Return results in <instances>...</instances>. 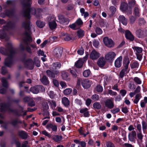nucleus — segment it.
Listing matches in <instances>:
<instances>
[{
  "label": "nucleus",
  "mask_w": 147,
  "mask_h": 147,
  "mask_svg": "<svg viewBox=\"0 0 147 147\" xmlns=\"http://www.w3.org/2000/svg\"><path fill=\"white\" fill-rule=\"evenodd\" d=\"M32 0H26V3L24 5V8L26 9L24 11V14L28 19H30V14L38 18L42 13H44L47 11L48 9L47 8H38L36 9L34 8L30 9V7L32 3Z\"/></svg>",
  "instance_id": "obj_1"
},
{
  "label": "nucleus",
  "mask_w": 147,
  "mask_h": 147,
  "mask_svg": "<svg viewBox=\"0 0 147 147\" xmlns=\"http://www.w3.org/2000/svg\"><path fill=\"white\" fill-rule=\"evenodd\" d=\"M8 45L7 48L8 50L1 47L0 48V52L2 54L8 56V57L5 60L4 63L6 66L10 67L13 63V56L15 53V50L10 44H8Z\"/></svg>",
  "instance_id": "obj_2"
},
{
  "label": "nucleus",
  "mask_w": 147,
  "mask_h": 147,
  "mask_svg": "<svg viewBox=\"0 0 147 147\" xmlns=\"http://www.w3.org/2000/svg\"><path fill=\"white\" fill-rule=\"evenodd\" d=\"M22 26L24 27L26 30L25 35L27 36V39L29 42H31L32 41V39L30 36V27L32 26L34 28V26L31 24L29 20H26L22 24Z\"/></svg>",
  "instance_id": "obj_3"
},
{
  "label": "nucleus",
  "mask_w": 147,
  "mask_h": 147,
  "mask_svg": "<svg viewBox=\"0 0 147 147\" xmlns=\"http://www.w3.org/2000/svg\"><path fill=\"white\" fill-rule=\"evenodd\" d=\"M14 26V24L13 23L11 22H8L6 26L3 28V30L0 31V38L1 39L6 38V35L5 34V31L13 29Z\"/></svg>",
  "instance_id": "obj_4"
},
{
  "label": "nucleus",
  "mask_w": 147,
  "mask_h": 147,
  "mask_svg": "<svg viewBox=\"0 0 147 147\" xmlns=\"http://www.w3.org/2000/svg\"><path fill=\"white\" fill-rule=\"evenodd\" d=\"M47 20L49 22V26L51 30L55 29L57 26V24L55 21L56 18L53 15H50L47 17Z\"/></svg>",
  "instance_id": "obj_5"
},
{
  "label": "nucleus",
  "mask_w": 147,
  "mask_h": 147,
  "mask_svg": "<svg viewBox=\"0 0 147 147\" xmlns=\"http://www.w3.org/2000/svg\"><path fill=\"white\" fill-rule=\"evenodd\" d=\"M116 56V54L113 51H110L107 53L105 55V59L108 61L112 62Z\"/></svg>",
  "instance_id": "obj_6"
},
{
  "label": "nucleus",
  "mask_w": 147,
  "mask_h": 147,
  "mask_svg": "<svg viewBox=\"0 0 147 147\" xmlns=\"http://www.w3.org/2000/svg\"><path fill=\"white\" fill-rule=\"evenodd\" d=\"M30 90L32 93L34 94H37L39 92H45V89L43 86H41L37 85L31 87Z\"/></svg>",
  "instance_id": "obj_7"
},
{
  "label": "nucleus",
  "mask_w": 147,
  "mask_h": 147,
  "mask_svg": "<svg viewBox=\"0 0 147 147\" xmlns=\"http://www.w3.org/2000/svg\"><path fill=\"white\" fill-rule=\"evenodd\" d=\"M57 17L58 20L57 22L61 24L64 25L68 24L69 20L68 18H65L61 14L58 15Z\"/></svg>",
  "instance_id": "obj_8"
},
{
  "label": "nucleus",
  "mask_w": 147,
  "mask_h": 147,
  "mask_svg": "<svg viewBox=\"0 0 147 147\" xmlns=\"http://www.w3.org/2000/svg\"><path fill=\"white\" fill-rule=\"evenodd\" d=\"M103 40L104 44L107 47L111 48L114 46V44L113 41L108 37H106L104 38Z\"/></svg>",
  "instance_id": "obj_9"
},
{
  "label": "nucleus",
  "mask_w": 147,
  "mask_h": 147,
  "mask_svg": "<svg viewBox=\"0 0 147 147\" xmlns=\"http://www.w3.org/2000/svg\"><path fill=\"white\" fill-rule=\"evenodd\" d=\"M137 36L139 38H142L147 35V31L146 30L139 29L136 32Z\"/></svg>",
  "instance_id": "obj_10"
},
{
  "label": "nucleus",
  "mask_w": 147,
  "mask_h": 147,
  "mask_svg": "<svg viewBox=\"0 0 147 147\" xmlns=\"http://www.w3.org/2000/svg\"><path fill=\"white\" fill-rule=\"evenodd\" d=\"M100 54L99 52L94 50L90 53V57L92 60H96L100 57Z\"/></svg>",
  "instance_id": "obj_11"
},
{
  "label": "nucleus",
  "mask_w": 147,
  "mask_h": 147,
  "mask_svg": "<svg viewBox=\"0 0 147 147\" xmlns=\"http://www.w3.org/2000/svg\"><path fill=\"white\" fill-rule=\"evenodd\" d=\"M82 85L84 88H89L92 84L91 82L88 79H83L82 80Z\"/></svg>",
  "instance_id": "obj_12"
},
{
  "label": "nucleus",
  "mask_w": 147,
  "mask_h": 147,
  "mask_svg": "<svg viewBox=\"0 0 147 147\" xmlns=\"http://www.w3.org/2000/svg\"><path fill=\"white\" fill-rule=\"evenodd\" d=\"M105 107L107 108L112 109L114 107V104L113 101L110 99H107L105 102Z\"/></svg>",
  "instance_id": "obj_13"
},
{
  "label": "nucleus",
  "mask_w": 147,
  "mask_h": 147,
  "mask_svg": "<svg viewBox=\"0 0 147 147\" xmlns=\"http://www.w3.org/2000/svg\"><path fill=\"white\" fill-rule=\"evenodd\" d=\"M62 52L61 48H57L54 49L53 51V54L55 57L57 58H59L61 56Z\"/></svg>",
  "instance_id": "obj_14"
},
{
  "label": "nucleus",
  "mask_w": 147,
  "mask_h": 147,
  "mask_svg": "<svg viewBox=\"0 0 147 147\" xmlns=\"http://www.w3.org/2000/svg\"><path fill=\"white\" fill-rule=\"evenodd\" d=\"M25 102H28V105L30 106L33 107L35 105L34 102L33 98L29 97H26L24 99Z\"/></svg>",
  "instance_id": "obj_15"
},
{
  "label": "nucleus",
  "mask_w": 147,
  "mask_h": 147,
  "mask_svg": "<svg viewBox=\"0 0 147 147\" xmlns=\"http://www.w3.org/2000/svg\"><path fill=\"white\" fill-rule=\"evenodd\" d=\"M136 134L135 131H132L131 133H129L128 135V138L130 141L133 142L135 140L136 138Z\"/></svg>",
  "instance_id": "obj_16"
},
{
  "label": "nucleus",
  "mask_w": 147,
  "mask_h": 147,
  "mask_svg": "<svg viewBox=\"0 0 147 147\" xmlns=\"http://www.w3.org/2000/svg\"><path fill=\"white\" fill-rule=\"evenodd\" d=\"M130 63V61L129 58H126L124 59L123 62L124 69L129 71L128 68L129 65Z\"/></svg>",
  "instance_id": "obj_17"
},
{
  "label": "nucleus",
  "mask_w": 147,
  "mask_h": 147,
  "mask_svg": "<svg viewBox=\"0 0 147 147\" xmlns=\"http://www.w3.org/2000/svg\"><path fill=\"white\" fill-rule=\"evenodd\" d=\"M122 57L121 56L117 58L115 62V65L117 67H120L121 65Z\"/></svg>",
  "instance_id": "obj_18"
},
{
  "label": "nucleus",
  "mask_w": 147,
  "mask_h": 147,
  "mask_svg": "<svg viewBox=\"0 0 147 147\" xmlns=\"http://www.w3.org/2000/svg\"><path fill=\"white\" fill-rule=\"evenodd\" d=\"M106 62L105 59L104 57H101L98 59L97 63L99 67H102L105 65Z\"/></svg>",
  "instance_id": "obj_19"
},
{
  "label": "nucleus",
  "mask_w": 147,
  "mask_h": 147,
  "mask_svg": "<svg viewBox=\"0 0 147 147\" xmlns=\"http://www.w3.org/2000/svg\"><path fill=\"white\" fill-rule=\"evenodd\" d=\"M120 10L123 12H127L128 9V5L125 3H122L120 7Z\"/></svg>",
  "instance_id": "obj_20"
},
{
  "label": "nucleus",
  "mask_w": 147,
  "mask_h": 147,
  "mask_svg": "<svg viewBox=\"0 0 147 147\" xmlns=\"http://www.w3.org/2000/svg\"><path fill=\"white\" fill-rule=\"evenodd\" d=\"M125 35L126 38L131 41L134 40V38L133 36L129 30H127L126 31Z\"/></svg>",
  "instance_id": "obj_21"
},
{
  "label": "nucleus",
  "mask_w": 147,
  "mask_h": 147,
  "mask_svg": "<svg viewBox=\"0 0 147 147\" xmlns=\"http://www.w3.org/2000/svg\"><path fill=\"white\" fill-rule=\"evenodd\" d=\"M61 65L60 63L58 62H56L53 63L50 67V68L52 70L57 68H60L61 67Z\"/></svg>",
  "instance_id": "obj_22"
},
{
  "label": "nucleus",
  "mask_w": 147,
  "mask_h": 147,
  "mask_svg": "<svg viewBox=\"0 0 147 147\" xmlns=\"http://www.w3.org/2000/svg\"><path fill=\"white\" fill-rule=\"evenodd\" d=\"M84 61V60L83 59H79L75 63V66L77 68H80L82 66Z\"/></svg>",
  "instance_id": "obj_23"
},
{
  "label": "nucleus",
  "mask_w": 147,
  "mask_h": 147,
  "mask_svg": "<svg viewBox=\"0 0 147 147\" xmlns=\"http://www.w3.org/2000/svg\"><path fill=\"white\" fill-rule=\"evenodd\" d=\"M119 20L123 25H127V20L123 16H120L119 17Z\"/></svg>",
  "instance_id": "obj_24"
},
{
  "label": "nucleus",
  "mask_w": 147,
  "mask_h": 147,
  "mask_svg": "<svg viewBox=\"0 0 147 147\" xmlns=\"http://www.w3.org/2000/svg\"><path fill=\"white\" fill-rule=\"evenodd\" d=\"M136 54H141L142 51V48L134 46L132 47Z\"/></svg>",
  "instance_id": "obj_25"
},
{
  "label": "nucleus",
  "mask_w": 147,
  "mask_h": 147,
  "mask_svg": "<svg viewBox=\"0 0 147 147\" xmlns=\"http://www.w3.org/2000/svg\"><path fill=\"white\" fill-rule=\"evenodd\" d=\"M62 103L65 106L67 107L69 105V101L67 98L63 97L61 99Z\"/></svg>",
  "instance_id": "obj_26"
},
{
  "label": "nucleus",
  "mask_w": 147,
  "mask_h": 147,
  "mask_svg": "<svg viewBox=\"0 0 147 147\" xmlns=\"http://www.w3.org/2000/svg\"><path fill=\"white\" fill-rule=\"evenodd\" d=\"M61 76L62 79L66 81H69L70 80V78L69 77L68 74L65 71H63L62 72Z\"/></svg>",
  "instance_id": "obj_27"
},
{
  "label": "nucleus",
  "mask_w": 147,
  "mask_h": 147,
  "mask_svg": "<svg viewBox=\"0 0 147 147\" xmlns=\"http://www.w3.org/2000/svg\"><path fill=\"white\" fill-rule=\"evenodd\" d=\"M16 147H27L28 144L27 141H25L22 143L21 146V143L19 141H17L15 143Z\"/></svg>",
  "instance_id": "obj_28"
},
{
  "label": "nucleus",
  "mask_w": 147,
  "mask_h": 147,
  "mask_svg": "<svg viewBox=\"0 0 147 147\" xmlns=\"http://www.w3.org/2000/svg\"><path fill=\"white\" fill-rule=\"evenodd\" d=\"M18 135L22 138L25 139L27 138V135L26 133L23 131H20L18 132Z\"/></svg>",
  "instance_id": "obj_29"
},
{
  "label": "nucleus",
  "mask_w": 147,
  "mask_h": 147,
  "mask_svg": "<svg viewBox=\"0 0 147 147\" xmlns=\"http://www.w3.org/2000/svg\"><path fill=\"white\" fill-rule=\"evenodd\" d=\"M52 139L56 142H59L62 139V137L61 136L55 135L52 137Z\"/></svg>",
  "instance_id": "obj_30"
},
{
  "label": "nucleus",
  "mask_w": 147,
  "mask_h": 147,
  "mask_svg": "<svg viewBox=\"0 0 147 147\" xmlns=\"http://www.w3.org/2000/svg\"><path fill=\"white\" fill-rule=\"evenodd\" d=\"M8 110V108L5 104L2 103L1 105L0 111L1 112H4Z\"/></svg>",
  "instance_id": "obj_31"
},
{
  "label": "nucleus",
  "mask_w": 147,
  "mask_h": 147,
  "mask_svg": "<svg viewBox=\"0 0 147 147\" xmlns=\"http://www.w3.org/2000/svg\"><path fill=\"white\" fill-rule=\"evenodd\" d=\"M2 82V85L5 88H7L8 87V84L7 81V79L4 78H2L1 79Z\"/></svg>",
  "instance_id": "obj_32"
},
{
  "label": "nucleus",
  "mask_w": 147,
  "mask_h": 147,
  "mask_svg": "<svg viewBox=\"0 0 147 147\" xmlns=\"http://www.w3.org/2000/svg\"><path fill=\"white\" fill-rule=\"evenodd\" d=\"M129 7V9H131L134 6H136V1L134 0H130L128 2Z\"/></svg>",
  "instance_id": "obj_33"
},
{
  "label": "nucleus",
  "mask_w": 147,
  "mask_h": 147,
  "mask_svg": "<svg viewBox=\"0 0 147 147\" xmlns=\"http://www.w3.org/2000/svg\"><path fill=\"white\" fill-rule=\"evenodd\" d=\"M47 128L50 129H51L53 131H56L57 130V127L56 125H53L51 124H49L46 126Z\"/></svg>",
  "instance_id": "obj_34"
},
{
  "label": "nucleus",
  "mask_w": 147,
  "mask_h": 147,
  "mask_svg": "<svg viewBox=\"0 0 147 147\" xmlns=\"http://www.w3.org/2000/svg\"><path fill=\"white\" fill-rule=\"evenodd\" d=\"M140 9L139 8L138 6L136 5L134 9V11L135 16L139 17L140 16Z\"/></svg>",
  "instance_id": "obj_35"
},
{
  "label": "nucleus",
  "mask_w": 147,
  "mask_h": 147,
  "mask_svg": "<svg viewBox=\"0 0 147 147\" xmlns=\"http://www.w3.org/2000/svg\"><path fill=\"white\" fill-rule=\"evenodd\" d=\"M129 71L127 69H123L121 71L120 73V77L121 78H123L125 74L128 73Z\"/></svg>",
  "instance_id": "obj_36"
},
{
  "label": "nucleus",
  "mask_w": 147,
  "mask_h": 147,
  "mask_svg": "<svg viewBox=\"0 0 147 147\" xmlns=\"http://www.w3.org/2000/svg\"><path fill=\"white\" fill-rule=\"evenodd\" d=\"M42 82L44 84L47 85L49 84V81L45 76H43L41 80Z\"/></svg>",
  "instance_id": "obj_37"
},
{
  "label": "nucleus",
  "mask_w": 147,
  "mask_h": 147,
  "mask_svg": "<svg viewBox=\"0 0 147 147\" xmlns=\"http://www.w3.org/2000/svg\"><path fill=\"white\" fill-rule=\"evenodd\" d=\"M36 24L39 28H42L45 26V24L42 22L38 21L36 22Z\"/></svg>",
  "instance_id": "obj_38"
},
{
  "label": "nucleus",
  "mask_w": 147,
  "mask_h": 147,
  "mask_svg": "<svg viewBox=\"0 0 147 147\" xmlns=\"http://www.w3.org/2000/svg\"><path fill=\"white\" fill-rule=\"evenodd\" d=\"M131 69L138 68L139 66V64L138 62L136 61H134L132 64L130 65Z\"/></svg>",
  "instance_id": "obj_39"
},
{
  "label": "nucleus",
  "mask_w": 147,
  "mask_h": 147,
  "mask_svg": "<svg viewBox=\"0 0 147 147\" xmlns=\"http://www.w3.org/2000/svg\"><path fill=\"white\" fill-rule=\"evenodd\" d=\"M78 27L80 28L83 24V22L81 19L79 18L75 22Z\"/></svg>",
  "instance_id": "obj_40"
},
{
  "label": "nucleus",
  "mask_w": 147,
  "mask_h": 147,
  "mask_svg": "<svg viewBox=\"0 0 147 147\" xmlns=\"http://www.w3.org/2000/svg\"><path fill=\"white\" fill-rule=\"evenodd\" d=\"M72 91V90L71 88H66L63 90V92L65 95H67L70 94Z\"/></svg>",
  "instance_id": "obj_41"
},
{
  "label": "nucleus",
  "mask_w": 147,
  "mask_h": 147,
  "mask_svg": "<svg viewBox=\"0 0 147 147\" xmlns=\"http://www.w3.org/2000/svg\"><path fill=\"white\" fill-rule=\"evenodd\" d=\"M93 107L95 109H99L101 108V106L99 102H96L93 104Z\"/></svg>",
  "instance_id": "obj_42"
},
{
  "label": "nucleus",
  "mask_w": 147,
  "mask_h": 147,
  "mask_svg": "<svg viewBox=\"0 0 147 147\" xmlns=\"http://www.w3.org/2000/svg\"><path fill=\"white\" fill-rule=\"evenodd\" d=\"M78 35L79 37H82L84 35V32L83 30L80 29L78 31Z\"/></svg>",
  "instance_id": "obj_43"
},
{
  "label": "nucleus",
  "mask_w": 147,
  "mask_h": 147,
  "mask_svg": "<svg viewBox=\"0 0 147 147\" xmlns=\"http://www.w3.org/2000/svg\"><path fill=\"white\" fill-rule=\"evenodd\" d=\"M133 80L137 84H140L142 83V81L140 78L138 77H135Z\"/></svg>",
  "instance_id": "obj_44"
},
{
  "label": "nucleus",
  "mask_w": 147,
  "mask_h": 147,
  "mask_svg": "<svg viewBox=\"0 0 147 147\" xmlns=\"http://www.w3.org/2000/svg\"><path fill=\"white\" fill-rule=\"evenodd\" d=\"M46 73L49 77L53 78L55 77V74H53V73L50 70H47Z\"/></svg>",
  "instance_id": "obj_45"
},
{
  "label": "nucleus",
  "mask_w": 147,
  "mask_h": 147,
  "mask_svg": "<svg viewBox=\"0 0 147 147\" xmlns=\"http://www.w3.org/2000/svg\"><path fill=\"white\" fill-rule=\"evenodd\" d=\"M34 62L35 63L36 66L39 67L40 65V62L39 59L37 57H35L34 59Z\"/></svg>",
  "instance_id": "obj_46"
},
{
  "label": "nucleus",
  "mask_w": 147,
  "mask_h": 147,
  "mask_svg": "<svg viewBox=\"0 0 147 147\" xmlns=\"http://www.w3.org/2000/svg\"><path fill=\"white\" fill-rule=\"evenodd\" d=\"M90 74V72L89 70L87 69L85 70L83 73L84 76L85 77H88Z\"/></svg>",
  "instance_id": "obj_47"
},
{
  "label": "nucleus",
  "mask_w": 147,
  "mask_h": 147,
  "mask_svg": "<svg viewBox=\"0 0 147 147\" xmlns=\"http://www.w3.org/2000/svg\"><path fill=\"white\" fill-rule=\"evenodd\" d=\"M140 95L138 94L135 96V98L134 100V102L135 104H137L140 98Z\"/></svg>",
  "instance_id": "obj_48"
},
{
  "label": "nucleus",
  "mask_w": 147,
  "mask_h": 147,
  "mask_svg": "<svg viewBox=\"0 0 147 147\" xmlns=\"http://www.w3.org/2000/svg\"><path fill=\"white\" fill-rule=\"evenodd\" d=\"M96 90L98 92H102L103 91V88L100 85H98L96 87Z\"/></svg>",
  "instance_id": "obj_49"
},
{
  "label": "nucleus",
  "mask_w": 147,
  "mask_h": 147,
  "mask_svg": "<svg viewBox=\"0 0 147 147\" xmlns=\"http://www.w3.org/2000/svg\"><path fill=\"white\" fill-rule=\"evenodd\" d=\"M69 26L73 30H76L79 28L78 26H77L75 22L72 24L69 25Z\"/></svg>",
  "instance_id": "obj_50"
},
{
  "label": "nucleus",
  "mask_w": 147,
  "mask_h": 147,
  "mask_svg": "<svg viewBox=\"0 0 147 147\" xmlns=\"http://www.w3.org/2000/svg\"><path fill=\"white\" fill-rule=\"evenodd\" d=\"M108 93L111 96H115L117 94L116 92H114L111 90H108Z\"/></svg>",
  "instance_id": "obj_51"
},
{
  "label": "nucleus",
  "mask_w": 147,
  "mask_h": 147,
  "mask_svg": "<svg viewBox=\"0 0 147 147\" xmlns=\"http://www.w3.org/2000/svg\"><path fill=\"white\" fill-rule=\"evenodd\" d=\"M95 31L96 33L98 35L101 34L102 33V31L101 29L99 27H97L96 28L95 30Z\"/></svg>",
  "instance_id": "obj_52"
},
{
  "label": "nucleus",
  "mask_w": 147,
  "mask_h": 147,
  "mask_svg": "<svg viewBox=\"0 0 147 147\" xmlns=\"http://www.w3.org/2000/svg\"><path fill=\"white\" fill-rule=\"evenodd\" d=\"M92 99L94 101L98 100L99 99V96L98 95L94 94L92 96Z\"/></svg>",
  "instance_id": "obj_53"
},
{
  "label": "nucleus",
  "mask_w": 147,
  "mask_h": 147,
  "mask_svg": "<svg viewBox=\"0 0 147 147\" xmlns=\"http://www.w3.org/2000/svg\"><path fill=\"white\" fill-rule=\"evenodd\" d=\"M42 106L44 111H47L49 109L48 105L47 102L43 103Z\"/></svg>",
  "instance_id": "obj_54"
},
{
  "label": "nucleus",
  "mask_w": 147,
  "mask_h": 147,
  "mask_svg": "<svg viewBox=\"0 0 147 147\" xmlns=\"http://www.w3.org/2000/svg\"><path fill=\"white\" fill-rule=\"evenodd\" d=\"M142 129L144 133L145 130H146L147 128V124L144 121H142Z\"/></svg>",
  "instance_id": "obj_55"
},
{
  "label": "nucleus",
  "mask_w": 147,
  "mask_h": 147,
  "mask_svg": "<svg viewBox=\"0 0 147 147\" xmlns=\"http://www.w3.org/2000/svg\"><path fill=\"white\" fill-rule=\"evenodd\" d=\"M50 104L52 109H54L56 106L55 102L54 101L52 100L50 102Z\"/></svg>",
  "instance_id": "obj_56"
},
{
  "label": "nucleus",
  "mask_w": 147,
  "mask_h": 147,
  "mask_svg": "<svg viewBox=\"0 0 147 147\" xmlns=\"http://www.w3.org/2000/svg\"><path fill=\"white\" fill-rule=\"evenodd\" d=\"M120 111L119 108H117L111 110V112L113 114H115L118 113Z\"/></svg>",
  "instance_id": "obj_57"
},
{
  "label": "nucleus",
  "mask_w": 147,
  "mask_h": 147,
  "mask_svg": "<svg viewBox=\"0 0 147 147\" xmlns=\"http://www.w3.org/2000/svg\"><path fill=\"white\" fill-rule=\"evenodd\" d=\"M48 94L49 95L50 97L51 98H54L55 95L53 92L51 91H50L48 93Z\"/></svg>",
  "instance_id": "obj_58"
},
{
  "label": "nucleus",
  "mask_w": 147,
  "mask_h": 147,
  "mask_svg": "<svg viewBox=\"0 0 147 147\" xmlns=\"http://www.w3.org/2000/svg\"><path fill=\"white\" fill-rule=\"evenodd\" d=\"M42 133L45 135V136L48 137L49 138H50L51 137V135L50 134H49V133L46 131L45 130H44L42 131Z\"/></svg>",
  "instance_id": "obj_59"
},
{
  "label": "nucleus",
  "mask_w": 147,
  "mask_h": 147,
  "mask_svg": "<svg viewBox=\"0 0 147 147\" xmlns=\"http://www.w3.org/2000/svg\"><path fill=\"white\" fill-rule=\"evenodd\" d=\"M137 137L138 139L140 140H142L143 137V135H142L141 132H139L137 134Z\"/></svg>",
  "instance_id": "obj_60"
},
{
  "label": "nucleus",
  "mask_w": 147,
  "mask_h": 147,
  "mask_svg": "<svg viewBox=\"0 0 147 147\" xmlns=\"http://www.w3.org/2000/svg\"><path fill=\"white\" fill-rule=\"evenodd\" d=\"M99 44V42L98 41L96 40H94L93 43V45L95 47H97L98 46Z\"/></svg>",
  "instance_id": "obj_61"
},
{
  "label": "nucleus",
  "mask_w": 147,
  "mask_h": 147,
  "mask_svg": "<svg viewBox=\"0 0 147 147\" xmlns=\"http://www.w3.org/2000/svg\"><path fill=\"white\" fill-rule=\"evenodd\" d=\"M77 52L78 54L82 55H83L84 53V49L83 48H81L78 50Z\"/></svg>",
  "instance_id": "obj_62"
},
{
  "label": "nucleus",
  "mask_w": 147,
  "mask_h": 147,
  "mask_svg": "<svg viewBox=\"0 0 147 147\" xmlns=\"http://www.w3.org/2000/svg\"><path fill=\"white\" fill-rule=\"evenodd\" d=\"M120 93L122 96H124L126 93V91L125 90H121L120 91Z\"/></svg>",
  "instance_id": "obj_63"
},
{
  "label": "nucleus",
  "mask_w": 147,
  "mask_h": 147,
  "mask_svg": "<svg viewBox=\"0 0 147 147\" xmlns=\"http://www.w3.org/2000/svg\"><path fill=\"white\" fill-rule=\"evenodd\" d=\"M107 147H114L113 144L110 142H107L106 144Z\"/></svg>",
  "instance_id": "obj_64"
}]
</instances>
